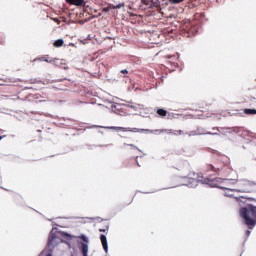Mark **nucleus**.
<instances>
[{
	"label": "nucleus",
	"instance_id": "obj_1",
	"mask_svg": "<svg viewBox=\"0 0 256 256\" xmlns=\"http://www.w3.org/2000/svg\"><path fill=\"white\" fill-rule=\"evenodd\" d=\"M223 181H225L227 185H235V188L231 189V191H236L237 193H253L256 187L255 182L247 179H223L219 181V183H223Z\"/></svg>",
	"mask_w": 256,
	"mask_h": 256
},
{
	"label": "nucleus",
	"instance_id": "obj_2",
	"mask_svg": "<svg viewBox=\"0 0 256 256\" xmlns=\"http://www.w3.org/2000/svg\"><path fill=\"white\" fill-rule=\"evenodd\" d=\"M239 215L248 229H255L256 227V206L248 204L239 209Z\"/></svg>",
	"mask_w": 256,
	"mask_h": 256
},
{
	"label": "nucleus",
	"instance_id": "obj_3",
	"mask_svg": "<svg viewBox=\"0 0 256 256\" xmlns=\"http://www.w3.org/2000/svg\"><path fill=\"white\" fill-rule=\"evenodd\" d=\"M219 181H223V179L221 178H215L214 180H211L209 178H188L187 182H188V187H197V185H199V183H203L204 185H211V183H213L215 185V187H220V189H223V186H220Z\"/></svg>",
	"mask_w": 256,
	"mask_h": 256
},
{
	"label": "nucleus",
	"instance_id": "obj_4",
	"mask_svg": "<svg viewBox=\"0 0 256 256\" xmlns=\"http://www.w3.org/2000/svg\"><path fill=\"white\" fill-rule=\"evenodd\" d=\"M78 239H81V241H83L79 243V249L82 255L87 256V253H89V245H87V243H89V238H87V236L85 235H80L78 236Z\"/></svg>",
	"mask_w": 256,
	"mask_h": 256
},
{
	"label": "nucleus",
	"instance_id": "obj_5",
	"mask_svg": "<svg viewBox=\"0 0 256 256\" xmlns=\"http://www.w3.org/2000/svg\"><path fill=\"white\" fill-rule=\"evenodd\" d=\"M106 129H112L114 131H124V132H131V133H139V128H125V127H115V126H109L106 127Z\"/></svg>",
	"mask_w": 256,
	"mask_h": 256
},
{
	"label": "nucleus",
	"instance_id": "obj_6",
	"mask_svg": "<svg viewBox=\"0 0 256 256\" xmlns=\"http://www.w3.org/2000/svg\"><path fill=\"white\" fill-rule=\"evenodd\" d=\"M189 135H219L217 132H207L203 128H198L196 131L191 132Z\"/></svg>",
	"mask_w": 256,
	"mask_h": 256
},
{
	"label": "nucleus",
	"instance_id": "obj_7",
	"mask_svg": "<svg viewBox=\"0 0 256 256\" xmlns=\"http://www.w3.org/2000/svg\"><path fill=\"white\" fill-rule=\"evenodd\" d=\"M100 241H101V244H102V247L105 251V253H109V244L107 243V236L105 235H100Z\"/></svg>",
	"mask_w": 256,
	"mask_h": 256
},
{
	"label": "nucleus",
	"instance_id": "obj_8",
	"mask_svg": "<svg viewBox=\"0 0 256 256\" xmlns=\"http://www.w3.org/2000/svg\"><path fill=\"white\" fill-rule=\"evenodd\" d=\"M57 238L55 234H50L48 237V247L53 248L57 245Z\"/></svg>",
	"mask_w": 256,
	"mask_h": 256
},
{
	"label": "nucleus",
	"instance_id": "obj_9",
	"mask_svg": "<svg viewBox=\"0 0 256 256\" xmlns=\"http://www.w3.org/2000/svg\"><path fill=\"white\" fill-rule=\"evenodd\" d=\"M68 5H75V7H83L85 0H65Z\"/></svg>",
	"mask_w": 256,
	"mask_h": 256
},
{
	"label": "nucleus",
	"instance_id": "obj_10",
	"mask_svg": "<svg viewBox=\"0 0 256 256\" xmlns=\"http://www.w3.org/2000/svg\"><path fill=\"white\" fill-rule=\"evenodd\" d=\"M121 7H125V4H123V3L117 4V5L110 4V7L103 8V12L104 13H109V11L111 9H121Z\"/></svg>",
	"mask_w": 256,
	"mask_h": 256
},
{
	"label": "nucleus",
	"instance_id": "obj_11",
	"mask_svg": "<svg viewBox=\"0 0 256 256\" xmlns=\"http://www.w3.org/2000/svg\"><path fill=\"white\" fill-rule=\"evenodd\" d=\"M205 171L209 173V171H212L213 173H217L219 171V168L216 166H213V164H206Z\"/></svg>",
	"mask_w": 256,
	"mask_h": 256
},
{
	"label": "nucleus",
	"instance_id": "obj_12",
	"mask_svg": "<svg viewBox=\"0 0 256 256\" xmlns=\"http://www.w3.org/2000/svg\"><path fill=\"white\" fill-rule=\"evenodd\" d=\"M150 133H167V134H170V133H173V130L171 129H156V130H151Z\"/></svg>",
	"mask_w": 256,
	"mask_h": 256
},
{
	"label": "nucleus",
	"instance_id": "obj_13",
	"mask_svg": "<svg viewBox=\"0 0 256 256\" xmlns=\"http://www.w3.org/2000/svg\"><path fill=\"white\" fill-rule=\"evenodd\" d=\"M157 115H159V117H167V110L163 109V108H159L156 111Z\"/></svg>",
	"mask_w": 256,
	"mask_h": 256
},
{
	"label": "nucleus",
	"instance_id": "obj_14",
	"mask_svg": "<svg viewBox=\"0 0 256 256\" xmlns=\"http://www.w3.org/2000/svg\"><path fill=\"white\" fill-rule=\"evenodd\" d=\"M64 43H65V41H63V39H58V40H56V41L53 43V45H54L55 47H63Z\"/></svg>",
	"mask_w": 256,
	"mask_h": 256
},
{
	"label": "nucleus",
	"instance_id": "obj_15",
	"mask_svg": "<svg viewBox=\"0 0 256 256\" xmlns=\"http://www.w3.org/2000/svg\"><path fill=\"white\" fill-rule=\"evenodd\" d=\"M244 113H245V115H256V110L246 108V109H244Z\"/></svg>",
	"mask_w": 256,
	"mask_h": 256
},
{
	"label": "nucleus",
	"instance_id": "obj_16",
	"mask_svg": "<svg viewBox=\"0 0 256 256\" xmlns=\"http://www.w3.org/2000/svg\"><path fill=\"white\" fill-rule=\"evenodd\" d=\"M155 1L156 0H141L143 5H153V3H155Z\"/></svg>",
	"mask_w": 256,
	"mask_h": 256
},
{
	"label": "nucleus",
	"instance_id": "obj_17",
	"mask_svg": "<svg viewBox=\"0 0 256 256\" xmlns=\"http://www.w3.org/2000/svg\"><path fill=\"white\" fill-rule=\"evenodd\" d=\"M172 133L174 135H183V131L182 130H172Z\"/></svg>",
	"mask_w": 256,
	"mask_h": 256
},
{
	"label": "nucleus",
	"instance_id": "obj_18",
	"mask_svg": "<svg viewBox=\"0 0 256 256\" xmlns=\"http://www.w3.org/2000/svg\"><path fill=\"white\" fill-rule=\"evenodd\" d=\"M100 233H106V231H109V226L107 225L105 228L99 229Z\"/></svg>",
	"mask_w": 256,
	"mask_h": 256
},
{
	"label": "nucleus",
	"instance_id": "obj_19",
	"mask_svg": "<svg viewBox=\"0 0 256 256\" xmlns=\"http://www.w3.org/2000/svg\"><path fill=\"white\" fill-rule=\"evenodd\" d=\"M170 3L178 4V3H183L184 0H169Z\"/></svg>",
	"mask_w": 256,
	"mask_h": 256
},
{
	"label": "nucleus",
	"instance_id": "obj_20",
	"mask_svg": "<svg viewBox=\"0 0 256 256\" xmlns=\"http://www.w3.org/2000/svg\"><path fill=\"white\" fill-rule=\"evenodd\" d=\"M120 73L127 74V73H129V71H127V69H124V70H121Z\"/></svg>",
	"mask_w": 256,
	"mask_h": 256
},
{
	"label": "nucleus",
	"instance_id": "obj_21",
	"mask_svg": "<svg viewBox=\"0 0 256 256\" xmlns=\"http://www.w3.org/2000/svg\"><path fill=\"white\" fill-rule=\"evenodd\" d=\"M246 235H247V237H249V235H251V231L250 230H246Z\"/></svg>",
	"mask_w": 256,
	"mask_h": 256
},
{
	"label": "nucleus",
	"instance_id": "obj_22",
	"mask_svg": "<svg viewBox=\"0 0 256 256\" xmlns=\"http://www.w3.org/2000/svg\"><path fill=\"white\" fill-rule=\"evenodd\" d=\"M43 61H46V63H51L53 60L43 59Z\"/></svg>",
	"mask_w": 256,
	"mask_h": 256
},
{
	"label": "nucleus",
	"instance_id": "obj_23",
	"mask_svg": "<svg viewBox=\"0 0 256 256\" xmlns=\"http://www.w3.org/2000/svg\"><path fill=\"white\" fill-rule=\"evenodd\" d=\"M213 129V131H219V128H212Z\"/></svg>",
	"mask_w": 256,
	"mask_h": 256
},
{
	"label": "nucleus",
	"instance_id": "obj_24",
	"mask_svg": "<svg viewBox=\"0 0 256 256\" xmlns=\"http://www.w3.org/2000/svg\"><path fill=\"white\" fill-rule=\"evenodd\" d=\"M138 167H141V165L139 163H137Z\"/></svg>",
	"mask_w": 256,
	"mask_h": 256
},
{
	"label": "nucleus",
	"instance_id": "obj_25",
	"mask_svg": "<svg viewBox=\"0 0 256 256\" xmlns=\"http://www.w3.org/2000/svg\"><path fill=\"white\" fill-rule=\"evenodd\" d=\"M1 139H3V137L0 136V141H1Z\"/></svg>",
	"mask_w": 256,
	"mask_h": 256
},
{
	"label": "nucleus",
	"instance_id": "obj_26",
	"mask_svg": "<svg viewBox=\"0 0 256 256\" xmlns=\"http://www.w3.org/2000/svg\"><path fill=\"white\" fill-rule=\"evenodd\" d=\"M47 256H52L51 254H48Z\"/></svg>",
	"mask_w": 256,
	"mask_h": 256
}]
</instances>
